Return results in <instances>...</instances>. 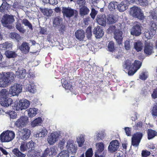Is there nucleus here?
<instances>
[{
    "mask_svg": "<svg viewBox=\"0 0 157 157\" xmlns=\"http://www.w3.org/2000/svg\"><path fill=\"white\" fill-rule=\"evenodd\" d=\"M151 114L154 116H157V103L154 105L151 109Z\"/></svg>",
    "mask_w": 157,
    "mask_h": 157,
    "instance_id": "nucleus-48",
    "label": "nucleus"
},
{
    "mask_svg": "<svg viewBox=\"0 0 157 157\" xmlns=\"http://www.w3.org/2000/svg\"><path fill=\"white\" fill-rule=\"evenodd\" d=\"M141 33V27L140 25L137 24L134 25L132 29L131 34L137 36L140 35Z\"/></svg>",
    "mask_w": 157,
    "mask_h": 157,
    "instance_id": "nucleus-17",
    "label": "nucleus"
},
{
    "mask_svg": "<svg viewBox=\"0 0 157 157\" xmlns=\"http://www.w3.org/2000/svg\"><path fill=\"white\" fill-rule=\"evenodd\" d=\"M148 77L147 75L146 74L145 72H142L139 75V78L140 79L145 80Z\"/></svg>",
    "mask_w": 157,
    "mask_h": 157,
    "instance_id": "nucleus-59",
    "label": "nucleus"
},
{
    "mask_svg": "<svg viewBox=\"0 0 157 157\" xmlns=\"http://www.w3.org/2000/svg\"><path fill=\"white\" fill-rule=\"evenodd\" d=\"M62 86L66 89H68L71 90V89H72V85L70 84L66 81H65L63 83Z\"/></svg>",
    "mask_w": 157,
    "mask_h": 157,
    "instance_id": "nucleus-47",
    "label": "nucleus"
},
{
    "mask_svg": "<svg viewBox=\"0 0 157 157\" xmlns=\"http://www.w3.org/2000/svg\"><path fill=\"white\" fill-rule=\"evenodd\" d=\"M144 34L146 37L147 39H151L153 37V34L151 33V32L148 31L147 32L144 33Z\"/></svg>",
    "mask_w": 157,
    "mask_h": 157,
    "instance_id": "nucleus-60",
    "label": "nucleus"
},
{
    "mask_svg": "<svg viewBox=\"0 0 157 157\" xmlns=\"http://www.w3.org/2000/svg\"><path fill=\"white\" fill-rule=\"evenodd\" d=\"M61 18L59 16L54 18L53 21V25L55 27L59 25L60 24Z\"/></svg>",
    "mask_w": 157,
    "mask_h": 157,
    "instance_id": "nucleus-42",
    "label": "nucleus"
},
{
    "mask_svg": "<svg viewBox=\"0 0 157 157\" xmlns=\"http://www.w3.org/2000/svg\"><path fill=\"white\" fill-rule=\"evenodd\" d=\"M14 19L13 15H4L2 20V23L4 26L9 29L13 28L12 24L14 21Z\"/></svg>",
    "mask_w": 157,
    "mask_h": 157,
    "instance_id": "nucleus-5",
    "label": "nucleus"
},
{
    "mask_svg": "<svg viewBox=\"0 0 157 157\" xmlns=\"http://www.w3.org/2000/svg\"><path fill=\"white\" fill-rule=\"evenodd\" d=\"M117 19L114 16L111 14H108L107 16V23L109 25L113 24L117 21Z\"/></svg>",
    "mask_w": 157,
    "mask_h": 157,
    "instance_id": "nucleus-26",
    "label": "nucleus"
},
{
    "mask_svg": "<svg viewBox=\"0 0 157 157\" xmlns=\"http://www.w3.org/2000/svg\"><path fill=\"white\" fill-rule=\"evenodd\" d=\"M10 118L12 119H15L17 117L16 113L14 111H9L8 112Z\"/></svg>",
    "mask_w": 157,
    "mask_h": 157,
    "instance_id": "nucleus-57",
    "label": "nucleus"
},
{
    "mask_svg": "<svg viewBox=\"0 0 157 157\" xmlns=\"http://www.w3.org/2000/svg\"><path fill=\"white\" fill-rule=\"evenodd\" d=\"M20 149L21 152H24L28 150L27 147H26V144L25 143L21 144Z\"/></svg>",
    "mask_w": 157,
    "mask_h": 157,
    "instance_id": "nucleus-55",
    "label": "nucleus"
},
{
    "mask_svg": "<svg viewBox=\"0 0 157 157\" xmlns=\"http://www.w3.org/2000/svg\"><path fill=\"white\" fill-rule=\"evenodd\" d=\"M150 151L147 150H144L142 151L141 155L142 157H147L151 154Z\"/></svg>",
    "mask_w": 157,
    "mask_h": 157,
    "instance_id": "nucleus-52",
    "label": "nucleus"
},
{
    "mask_svg": "<svg viewBox=\"0 0 157 157\" xmlns=\"http://www.w3.org/2000/svg\"><path fill=\"white\" fill-rule=\"evenodd\" d=\"M29 101L26 99H22L20 100L19 103H15L14 105V109L17 111L21 110L28 108L30 105Z\"/></svg>",
    "mask_w": 157,
    "mask_h": 157,
    "instance_id": "nucleus-6",
    "label": "nucleus"
},
{
    "mask_svg": "<svg viewBox=\"0 0 157 157\" xmlns=\"http://www.w3.org/2000/svg\"><path fill=\"white\" fill-rule=\"evenodd\" d=\"M26 147H27L29 151H31L33 150L34 149V143L32 140L27 143L26 144Z\"/></svg>",
    "mask_w": 157,
    "mask_h": 157,
    "instance_id": "nucleus-39",
    "label": "nucleus"
},
{
    "mask_svg": "<svg viewBox=\"0 0 157 157\" xmlns=\"http://www.w3.org/2000/svg\"><path fill=\"white\" fill-rule=\"evenodd\" d=\"M15 134L12 131L7 130L3 132L0 135L1 141L2 142H8L12 141L15 137Z\"/></svg>",
    "mask_w": 157,
    "mask_h": 157,
    "instance_id": "nucleus-3",
    "label": "nucleus"
},
{
    "mask_svg": "<svg viewBox=\"0 0 157 157\" xmlns=\"http://www.w3.org/2000/svg\"><path fill=\"white\" fill-rule=\"evenodd\" d=\"M143 136L142 133L140 132H136L133 134L132 137V145L135 147H138Z\"/></svg>",
    "mask_w": 157,
    "mask_h": 157,
    "instance_id": "nucleus-7",
    "label": "nucleus"
},
{
    "mask_svg": "<svg viewBox=\"0 0 157 157\" xmlns=\"http://www.w3.org/2000/svg\"><path fill=\"white\" fill-rule=\"evenodd\" d=\"M119 144L120 143L117 140L112 141L109 144L108 150L111 153H114L118 150L119 147Z\"/></svg>",
    "mask_w": 157,
    "mask_h": 157,
    "instance_id": "nucleus-11",
    "label": "nucleus"
},
{
    "mask_svg": "<svg viewBox=\"0 0 157 157\" xmlns=\"http://www.w3.org/2000/svg\"><path fill=\"white\" fill-rule=\"evenodd\" d=\"M124 47L127 50H129L130 48V44L129 41L126 40L124 42Z\"/></svg>",
    "mask_w": 157,
    "mask_h": 157,
    "instance_id": "nucleus-62",
    "label": "nucleus"
},
{
    "mask_svg": "<svg viewBox=\"0 0 157 157\" xmlns=\"http://www.w3.org/2000/svg\"><path fill=\"white\" fill-rule=\"evenodd\" d=\"M21 6L17 2H14L13 5V7L15 10H17L21 8Z\"/></svg>",
    "mask_w": 157,
    "mask_h": 157,
    "instance_id": "nucleus-64",
    "label": "nucleus"
},
{
    "mask_svg": "<svg viewBox=\"0 0 157 157\" xmlns=\"http://www.w3.org/2000/svg\"><path fill=\"white\" fill-rule=\"evenodd\" d=\"M127 7L124 3L122 2L120 4L117 2V5L116 8L120 12H122L127 9Z\"/></svg>",
    "mask_w": 157,
    "mask_h": 157,
    "instance_id": "nucleus-31",
    "label": "nucleus"
},
{
    "mask_svg": "<svg viewBox=\"0 0 157 157\" xmlns=\"http://www.w3.org/2000/svg\"><path fill=\"white\" fill-rule=\"evenodd\" d=\"M22 86L20 84H16L12 86L10 89V93L13 96L18 95L21 92Z\"/></svg>",
    "mask_w": 157,
    "mask_h": 157,
    "instance_id": "nucleus-10",
    "label": "nucleus"
},
{
    "mask_svg": "<svg viewBox=\"0 0 157 157\" xmlns=\"http://www.w3.org/2000/svg\"><path fill=\"white\" fill-rule=\"evenodd\" d=\"M98 11L96 10L94 8H92L91 9L90 15L93 19H94L95 18L96 15L98 13Z\"/></svg>",
    "mask_w": 157,
    "mask_h": 157,
    "instance_id": "nucleus-53",
    "label": "nucleus"
},
{
    "mask_svg": "<svg viewBox=\"0 0 157 157\" xmlns=\"http://www.w3.org/2000/svg\"><path fill=\"white\" fill-rule=\"evenodd\" d=\"M37 110L35 108H30L28 111V115L30 117H33L37 114Z\"/></svg>",
    "mask_w": 157,
    "mask_h": 157,
    "instance_id": "nucleus-37",
    "label": "nucleus"
},
{
    "mask_svg": "<svg viewBox=\"0 0 157 157\" xmlns=\"http://www.w3.org/2000/svg\"><path fill=\"white\" fill-rule=\"evenodd\" d=\"M114 38L116 40L117 42L120 45L122 44L123 37V32L119 29H115L114 32Z\"/></svg>",
    "mask_w": 157,
    "mask_h": 157,
    "instance_id": "nucleus-12",
    "label": "nucleus"
},
{
    "mask_svg": "<svg viewBox=\"0 0 157 157\" xmlns=\"http://www.w3.org/2000/svg\"><path fill=\"white\" fill-rule=\"evenodd\" d=\"M93 155L91 148L88 149L86 152V157H92Z\"/></svg>",
    "mask_w": 157,
    "mask_h": 157,
    "instance_id": "nucleus-56",
    "label": "nucleus"
},
{
    "mask_svg": "<svg viewBox=\"0 0 157 157\" xmlns=\"http://www.w3.org/2000/svg\"><path fill=\"white\" fill-rule=\"evenodd\" d=\"M56 153V150L54 148H51L50 149L47 148L44 151L41 157H47L48 155L50 156L53 154L55 155Z\"/></svg>",
    "mask_w": 157,
    "mask_h": 157,
    "instance_id": "nucleus-23",
    "label": "nucleus"
},
{
    "mask_svg": "<svg viewBox=\"0 0 157 157\" xmlns=\"http://www.w3.org/2000/svg\"><path fill=\"white\" fill-rule=\"evenodd\" d=\"M16 29L20 33H24L25 32L26 30L24 29L22 25L21 24L20 22H17L16 25Z\"/></svg>",
    "mask_w": 157,
    "mask_h": 157,
    "instance_id": "nucleus-38",
    "label": "nucleus"
},
{
    "mask_svg": "<svg viewBox=\"0 0 157 157\" xmlns=\"http://www.w3.org/2000/svg\"><path fill=\"white\" fill-rule=\"evenodd\" d=\"M28 122V117L25 116L21 117L16 121L15 125L19 128H21L25 126Z\"/></svg>",
    "mask_w": 157,
    "mask_h": 157,
    "instance_id": "nucleus-9",
    "label": "nucleus"
},
{
    "mask_svg": "<svg viewBox=\"0 0 157 157\" xmlns=\"http://www.w3.org/2000/svg\"><path fill=\"white\" fill-rule=\"evenodd\" d=\"M19 49L23 53L26 54L29 52L30 47L28 43L23 42L20 47Z\"/></svg>",
    "mask_w": 157,
    "mask_h": 157,
    "instance_id": "nucleus-25",
    "label": "nucleus"
},
{
    "mask_svg": "<svg viewBox=\"0 0 157 157\" xmlns=\"http://www.w3.org/2000/svg\"><path fill=\"white\" fill-rule=\"evenodd\" d=\"M147 132L148 140L153 138L157 135V132L156 131L151 129H148Z\"/></svg>",
    "mask_w": 157,
    "mask_h": 157,
    "instance_id": "nucleus-32",
    "label": "nucleus"
},
{
    "mask_svg": "<svg viewBox=\"0 0 157 157\" xmlns=\"http://www.w3.org/2000/svg\"><path fill=\"white\" fill-rule=\"evenodd\" d=\"M16 74L18 78L21 79L25 78L26 73L25 70V69L22 68L21 70L16 72Z\"/></svg>",
    "mask_w": 157,
    "mask_h": 157,
    "instance_id": "nucleus-30",
    "label": "nucleus"
},
{
    "mask_svg": "<svg viewBox=\"0 0 157 157\" xmlns=\"http://www.w3.org/2000/svg\"><path fill=\"white\" fill-rule=\"evenodd\" d=\"M143 125V123L142 121L138 122L135 125V127L136 129H138L142 128Z\"/></svg>",
    "mask_w": 157,
    "mask_h": 157,
    "instance_id": "nucleus-63",
    "label": "nucleus"
},
{
    "mask_svg": "<svg viewBox=\"0 0 157 157\" xmlns=\"http://www.w3.org/2000/svg\"><path fill=\"white\" fill-rule=\"evenodd\" d=\"M47 130L45 128L42 129L41 131L37 133L38 136L39 137H44L47 134Z\"/></svg>",
    "mask_w": 157,
    "mask_h": 157,
    "instance_id": "nucleus-46",
    "label": "nucleus"
},
{
    "mask_svg": "<svg viewBox=\"0 0 157 157\" xmlns=\"http://www.w3.org/2000/svg\"><path fill=\"white\" fill-rule=\"evenodd\" d=\"M43 121L41 117H38L34 120L32 122V126L33 127L40 125Z\"/></svg>",
    "mask_w": 157,
    "mask_h": 157,
    "instance_id": "nucleus-35",
    "label": "nucleus"
},
{
    "mask_svg": "<svg viewBox=\"0 0 157 157\" xmlns=\"http://www.w3.org/2000/svg\"><path fill=\"white\" fill-rule=\"evenodd\" d=\"M5 54L8 58H14L17 57V54L14 51L6 50L5 52Z\"/></svg>",
    "mask_w": 157,
    "mask_h": 157,
    "instance_id": "nucleus-34",
    "label": "nucleus"
},
{
    "mask_svg": "<svg viewBox=\"0 0 157 157\" xmlns=\"http://www.w3.org/2000/svg\"><path fill=\"white\" fill-rule=\"evenodd\" d=\"M12 102V100L10 98L8 97L0 98V104L4 107H7L11 105Z\"/></svg>",
    "mask_w": 157,
    "mask_h": 157,
    "instance_id": "nucleus-18",
    "label": "nucleus"
},
{
    "mask_svg": "<svg viewBox=\"0 0 157 157\" xmlns=\"http://www.w3.org/2000/svg\"><path fill=\"white\" fill-rule=\"evenodd\" d=\"M15 76L12 72L0 73V87H5L10 85L14 80Z\"/></svg>",
    "mask_w": 157,
    "mask_h": 157,
    "instance_id": "nucleus-2",
    "label": "nucleus"
},
{
    "mask_svg": "<svg viewBox=\"0 0 157 157\" xmlns=\"http://www.w3.org/2000/svg\"><path fill=\"white\" fill-rule=\"evenodd\" d=\"M12 45L10 43L7 41L2 44H0V50L2 51L12 48Z\"/></svg>",
    "mask_w": 157,
    "mask_h": 157,
    "instance_id": "nucleus-27",
    "label": "nucleus"
},
{
    "mask_svg": "<svg viewBox=\"0 0 157 157\" xmlns=\"http://www.w3.org/2000/svg\"><path fill=\"white\" fill-rule=\"evenodd\" d=\"M108 48L110 52H113L114 51L115 47L114 43L113 41H111L109 42L108 45Z\"/></svg>",
    "mask_w": 157,
    "mask_h": 157,
    "instance_id": "nucleus-43",
    "label": "nucleus"
},
{
    "mask_svg": "<svg viewBox=\"0 0 157 157\" xmlns=\"http://www.w3.org/2000/svg\"><path fill=\"white\" fill-rule=\"evenodd\" d=\"M67 144L68 152H71L72 154H75L77 151V149L74 144V141L69 140L67 142Z\"/></svg>",
    "mask_w": 157,
    "mask_h": 157,
    "instance_id": "nucleus-14",
    "label": "nucleus"
},
{
    "mask_svg": "<svg viewBox=\"0 0 157 157\" xmlns=\"http://www.w3.org/2000/svg\"><path fill=\"white\" fill-rule=\"evenodd\" d=\"M136 4L141 6H146L148 5V1L147 0H132Z\"/></svg>",
    "mask_w": 157,
    "mask_h": 157,
    "instance_id": "nucleus-36",
    "label": "nucleus"
},
{
    "mask_svg": "<svg viewBox=\"0 0 157 157\" xmlns=\"http://www.w3.org/2000/svg\"><path fill=\"white\" fill-rule=\"evenodd\" d=\"M85 141L84 138L83 136L82 135H80L79 139H78L77 142L78 144L79 147H81L82 146Z\"/></svg>",
    "mask_w": 157,
    "mask_h": 157,
    "instance_id": "nucleus-45",
    "label": "nucleus"
},
{
    "mask_svg": "<svg viewBox=\"0 0 157 157\" xmlns=\"http://www.w3.org/2000/svg\"><path fill=\"white\" fill-rule=\"evenodd\" d=\"M10 37L12 39H15L17 41H19L21 39L20 35L16 33L13 32L10 34Z\"/></svg>",
    "mask_w": 157,
    "mask_h": 157,
    "instance_id": "nucleus-44",
    "label": "nucleus"
},
{
    "mask_svg": "<svg viewBox=\"0 0 157 157\" xmlns=\"http://www.w3.org/2000/svg\"><path fill=\"white\" fill-rule=\"evenodd\" d=\"M58 135L56 133H52L48 136L47 141L50 145L53 144L57 140Z\"/></svg>",
    "mask_w": 157,
    "mask_h": 157,
    "instance_id": "nucleus-19",
    "label": "nucleus"
},
{
    "mask_svg": "<svg viewBox=\"0 0 157 157\" xmlns=\"http://www.w3.org/2000/svg\"><path fill=\"white\" fill-rule=\"evenodd\" d=\"M106 17L105 14L98 15L96 19L97 22L100 25L105 26L106 24Z\"/></svg>",
    "mask_w": 157,
    "mask_h": 157,
    "instance_id": "nucleus-20",
    "label": "nucleus"
},
{
    "mask_svg": "<svg viewBox=\"0 0 157 157\" xmlns=\"http://www.w3.org/2000/svg\"><path fill=\"white\" fill-rule=\"evenodd\" d=\"M86 34L88 39L90 38L92 36L91 27L90 26L88 27L86 31Z\"/></svg>",
    "mask_w": 157,
    "mask_h": 157,
    "instance_id": "nucleus-49",
    "label": "nucleus"
},
{
    "mask_svg": "<svg viewBox=\"0 0 157 157\" xmlns=\"http://www.w3.org/2000/svg\"><path fill=\"white\" fill-rule=\"evenodd\" d=\"M22 23L25 26H28L31 30H33V27L32 24L27 19H23L22 21Z\"/></svg>",
    "mask_w": 157,
    "mask_h": 157,
    "instance_id": "nucleus-40",
    "label": "nucleus"
},
{
    "mask_svg": "<svg viewBox=\"0 0 157 157\" xmlns=\"http://www.w3.org/2000/svg\"><path fill=\"white\" fill-rule=\"evenodd\" d=\"M130 14L134 17L140 20H143L144 18V14L141 9L136 6H133L130 9Z\"/></svg>",
    "mask_w": 157,
    "mask_h": 157,
    "instance_id": "nucleus-4",
    "label": "nucleus"
},
{
    "mask_svg": "<svg viewBox=\"0 0 157 157\" xmlns=\"http://www.w3.org/2000/svg\"><path fill=\"white\" fill-rule=\"evenodd\" d=\"M85 5L82 4L79 6V14L82 16L87 15L90 12L89 9Z\"/></svg>",
    "mask_w": 157,
    "mask_h": 157,
    "instance_id": "nucleus-21",
    "label": "nucleus"
},
{
    "mask_svg": "<svg viewBox=\"0 0 157 157\" xmlns=\"http://www.w3.org/2000/svg\"><path fill=\"white\" fill-rule=\"evenodd\" d=\"M151 18L154 20L157 23V13L155 11H152L151 13Z\"/></svg>",
    "mask_w": 157,
    "mask_h": 157,
    "instance_id": "nucleus-58",
    "label": "nucleus"
},
{
    "mask_svg": "<svg viewBox=\"0 0 157 157\" xmlns=\"http://www.w3.org/2000/svg\"><path fill=\"white\" fill-rule=\"evenodd\" d=\"M144 52L146 55L148 56H150L154 53L153 44L150 42H146L144 44Z\"/></svg>",
    "mask_w": 157,
    "mask_h": 157,
    "instance_id": "nucleus-13",
    "label": "nucleus"
},
{
    "mask_svg": "<svg viewBox=\"0 0 157 157\" xmlns=\"http://www.w3.org/2000/svg\"><path fill=\"white\" fill-rule=\"evenodd\" d=\"M62 13L64 16L67 17H70L74 15L75 10L71 8L63 7L62 8Z\"/></svg>",
    "mask_w": 157,
    "mask_h": 157,
    "instance_id": "nucleus-15",
    "label": "nucleus"
},
{
    "mask_svg": "<svg viewBox=\"0 0 157 157\" xmlns=\"http://www.w3.org/2000/svg\"><path fill=\"white\" fill-rule=\"evenodd\" d=\"M0 96L1 98L8 97L9 93L8 90L6 89L2 90L0 91Z\"/></svg>",
    "mask_w": 157,
    "mask_h": 157,
    "instance_id": "nucleus-41",
    "label": "nucleus"
},
{
    "mask_svg": "<svg viewBox=\"0 0 157 157\" xmlns=\"http://www.w3.org/2000/svg\"><path fill=\"white\" fill-rule=\"evenodd\" d=\"M8 5L6 2L4 1L0 7V11L2 12H4L6 8V6Z\"/></svg>",
    "mask_w": 157,
    "mask_h": 157,
    "instance_id": "nucleus-54",
    "label": "nucleus"
},
{
    "mask_svg": "<svg viewBox=\"0 0 157 157\" xmlns=\"http://www.w3.org/2000/svg\"><path fill=\"white\" fill-rule=\"evenodd\" d=\"M21 138L24 140L28 139L29 137L30 131L27 128H24L21 132Z\"/></svg>",
    "mask_w": 157,
    "mask_h": 157,
    "instance_id": "nucleus-22",
    "label": "nucleus"
},
{
    "mask_svg": "<svg viewBox=\"0 0 157 157\" xmlns=\"http://www.w3.org/2000/svg\"><path fill=\"white\" fill-rule=\"evenodd\" d=\"M151 29L153 30V31H155L157 29V25L156 24L155 22L154 21H151Z\"/></svg>",
    "mask_w": 157,
    "mask_h": 157,
    "instance_id": "nucleus-61",
    "label": "nucleus"
},
{
    "mask_svg": "<svg viewBox=\"0 0 157 157\" xmlns=\"http://www.w3.org/2000/svg\"><path fill=\"white\" fill-rule=\"evenodd\" d=\"M134 48L137 52L141 51L143 47V44L140 40L134 43Z\"/></svg>",
    "mask_w": 157,
    "mask_h": 157,
    "instance_id": "nucleus-28",
    "label": "nucleus"
},
{
    "mask_svg": "<svg viewBox=\"0 0 157 157\" xmlns=\"http://www.w3.org/2000/svg\"><path fill=\"white\" fill-rule=\"evenodd\" d=\"M117 5V2L114 1L111 2L109 4L108 9L111 11L114 12L115 11Z\"/></svg>",
    "mask_w": 157,
    "mask_h": 157,
    "instance_id": "nucleus-33",
    "label": "nucleus"
},
{
    "mask_svg": "<svg viewBox=\"0 0 157 157\" xmlns=\"http://www.w3.org/2000/svg\"><path fill=\"white\" fill-rule=\"evenodd\" d=\"M41 11L44 15L48 17L51 16L52 13L49 12V10L47 8L42 9Z\"/></svg>",
    "mask_w": 157,
    "mask_h": 157,
    "instance_id": "nucleus-51",
    "label": "nucleus"
},
{
    "mask_svg": "<svg viewBox=\"0 0 157 157\" xmlns=\"http://www.w3.org/2000/svg\"><path fill=\"white\" fill-rule=\"evenodd\" d=\"M141 65L142 63L138 60H135L132 63L131 61L128 59L124 61L123 67L124 69L128 70L129 76H132L140 68Z\"/></svg>",
    "mask_w": 157,
    "mask_h": 157,
    "instance_id": "nucleus-1",
    "label": "nucleus"
},
{
    "mask_svg": "<svg viewBox=\"0 0 157 157\" xmlns=\"http://www.w3.org/2000/svg\"><path fill=\"white\" fill-rule=\"evenodd\" d=\"M93 33L94 34L95 37L97 39L101 38L104 34L102 28L98 26H97L94 28Z\"/></svg>",
    "mask_w": 157,
    "mask_h": 157,
    "instance_id": "nucleus-16",
    "label": "nucleus"
},
{
    "mask_svg": "<svg viewBox=\"0 0 157 157\" xmlns=\"http://www.w3.org/2000/svg\"><path fill=\"white\" fill-rule=\"evenodd\" d=\"M66 151H62L57 156V157H69V153Z\"/></svg>",
    "mask_w": 157,
    "mask_h": 157,
    "instance_id": "nucleus-50",
    "label": "nucleus"
},
{
    "mask_svg": "<svg viewBox=\"0 0 157 157\" xmlns=\"http://www.w3.org/2000/svg\"><path fill=\"white\" fill-rule=\"evenodd\" d=\"M85 32L83 30H78L75 32L76 38L80 41L83 40L85 37Z\"/></svg>",
    "mask_w": 157,
    "mask_h": 157,
    "instance_id": "nucleus-24",
    "label": "nucleus"
},
{
    "mask_svg": "<svg viewBox=\"0 0 157 157\" xmlns=\"http://www.w3.org/2000/svg\"><path fill=\"white\" fill-rule=\"evenodd\" d=\"M13 153L16 157H25V155L20 151L18 148H15L12 150Z\"/></svg>",
    "mask_w": 157,
    "mask_h": 157,
    "instance_id": "nucleus-29",
    "label": "nucleus"
},
{
    "mask_svg": "<svg viewBox=\"0 0 157 157\" xmlns=\"http://www.w3.org/2000/svg\"><path fill=\"white\" fill-rule=\"evenodd\" d=\"M98 149L95 153V157H105L106 152L104 151V145L102 142L98 143L96 144Z\"/></svg>",
    "mask_w": 157,
    "mask_h": 157,
    "instance_id": "nucleus-8",
    "label": "nucleus"
}]
</instances>
